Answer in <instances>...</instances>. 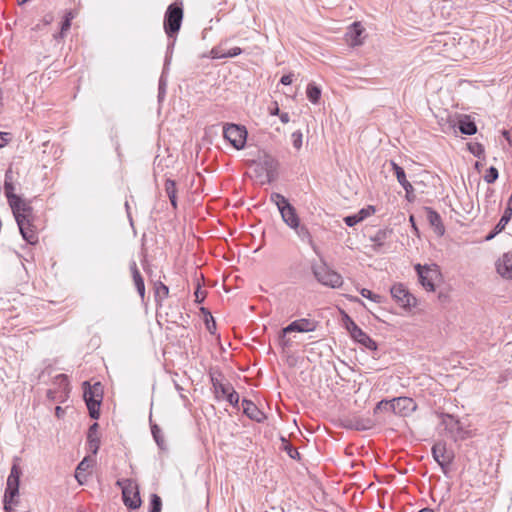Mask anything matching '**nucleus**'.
Wrapping results in <instances>:
<instances>
[{
	"label": "nucleus",
	"instance_id": "obj_37",
	"mask_svg": "<svg viewBox=\"0 0 512 512\" xmlns=\"http://www.w3.org/2000/svg\"><path fill=\"white\" fill-rule=\"evenodd\" d=\"M498 178V171L494 167H490L484 179L487 183H493Z\"/></svg>",
	"mask_w": 512,
	"mask_h": 512
},
{
	"label": "nucleus",
	"instance_id": "obj_11",
	"mask_svg": "<svg viewBox=\"0 0 512 512\" xmlns=\"http://www.w3.org/2000/svg\"><path fill=\"white\" fill-rule=\"evenodd\" d=\"M441 119L439 124L442 125L443 130L447 131V129H455L456 123L459 125V130L462 134L465 135H474L477 132V126L475 122L472 120L469 115H458L455 120H453L450 116L447 118L446 123L443 124Z\"/></svg>",
	"mask_w": 512,
	"mask_h": 512
},
{
	"label": "nucleus",
	"instance_id": "obj_58",
	"mask_svg": "<svg viewBox=\"0 0 512 512\" xmlns=\"http://www.w3.org/2000/svg\"><path fill=\"white\" fill-rule=\"evenodd\" d=\"M419 512H433V511H432L431 509H427V508H426V509H422V510H420Z\"/></svg>",
	"mask_w": 512,
	"mask_h": 512
},
{
	"label": "nucleus",
	"instance_id": "obj_36",
	"mask_svg": "<svg viewBox=\"0 0 512 512\" xmlns=\"http://www.w3.org/2000/svg\"><path fill=\"white\" fill-rule=\"evenodd\" d=\"M4 190H5V195L8 199V203L11 202L12 200V197H19L18 195H16L14 193V186L12 185V183H9L7 181H5V184H4Z\"/></svg>",
	"mask_w": 512,
	"mask_h": 512
},
{
	"label": "nucleus",
	"instance_id": "obj_18",
	"mask_svg": "<svg viewBox=\"0 0 512 512\" xmlns=\"http://www.w3.org/2000/svg\"><path fill=\"white\" fill-rule=\"evenodd\" d=\"M416 408L415 401L409 397H398L391 401V411L401 416L410 415Z\"/></svg>",
	"mask_w": 512,
	"mask_h": 512
},
{
	"label": "nucleus",
	"instance_id": "obj_32",
	"mask_svg": "<svg viewBox=\"0 0 512 512\" xmlns=\"http://www.w3.org/2000/svg\"><path fill=\"white\" fill-rule=\"evenodd\" d=\"M360 294L364 297V298H367L375 303H381L383 298L382 296H380L379 294H375L373 293L372 291H370L369 289H366V288H362L360 290Z\"/></svg>",
	"mask_w": 512,
	"mask_h": 512
},
{
	"label": "nucleus",
	"instance_id": "obj_34",
	"mask_svg": "<svg viewBox=\"0 0 512 512\" xmlns=\"http://www.w3.org/2000/svg\"><path fill=\"white\" fill-rule=\"evenodd\" d=\"M468 149L476 157L484 155V147L480 143H470L468 144Z\"/></svg>",
	"mask_w": 512,
	"mask_h": 512
},
{
	"label": "nucleus",
	"instance_id": "obj_47",
	"mask_svg": "<svg viewBox=\"0 0 512 512\" xmlns=\"http://www.w3.org/2000/svg\"><path fill=\"white\" fill-rule=\"evenodd\" d=\"M152 434L157 442L158 445H162V440H160V437H159V429L157 428V426H154L152 428Z\"/></svg>",
	"mask_w": 512,
	"mask_h": 512
},
{
	"label": "nucleus",
	"instance_id": "obj_9",
	"mask_svg": "<svg viewBox=\"0 0 512 512\" xmlns=\"http://www.w3.org/2000/svg\"><path fill=\"white\" fill-rule=\"evenodd\" d=\"M117 484L122 488L123 501L131 509H137L141 505L139 487L137 483L130 479L118 481Z\"/></svg>",
	"mask_w": 512,
	"mask_h": 512
},
{
	"label": "nucleus",
	"instance_id": "obj_22",
	"mask_svg": "<svg viewBox=\"0 0 512 512\" xmlns=\"http://www.w3.org/2000/svg\"><path fill=\"white\" fill-rule=\"evenodd\" d=\"M374 213H375V208L373 206H367V207L361 209L360 211H358L356 214L345 217L344 221L348 226L352 227V226L356 225L357 223L363 221L367 217L373 215Z\"/></svg>",
	"mask_w": 512,
	"mask_h": 512
},
{
	"label": "nucleus",
	"instance_id": "obj_60",
	"mask_svg": "<svg viewBox=\"0 0 512 512\" xmlns=\"http://www.w3.org/2000/svg\"><path fill=\"white\" fill-rule=\"evenodd\" d=\"M298 455V452H295L293 454H290L291 458H295V456Z\"/></svg>",
	"mask_w": 512,
	"mask_h": 512
},
{
	"label": "nucleus",
	"instance_id": "obj_49",
	"mask_svg": "<svg viewBox=\"0 0 512 512\" xmlns=\"http://www.w3.org/2000/svg\"><path fill=\"white\" fill-rule=\"evenodd\" d=\"M511 217H512V211H509V209L506 208L501 219L505 220V218H506V222L509 223Z\"/></svg>",
	"mask_w": 512,
	"mask_h": 512
},
{
	"label": "nucleus",
	"instance_id": "obj_26",
	"mask_svg": "<svg viewBox=\"0 0 512 512\" xmlns=\"http://www.w3.org/2000/svg\"><path fill=\"white\" fill-rule=\"evenodd\" d=\"M130 268H131L134 284L137 288V291H138L139 295L141 296V298H143L145 295V285H144L143 278L141 277L140 272H139L135 262H133L131 264Z\"/></svg>",
	"mask_w": 512,
	"mask_h": 512
},
{
	"label": "nucleus",
	"instance_id": "obj_62",
	"mask_svg": "<svg viewBox=\"0 0 512 512\" xmlns=\"http://www.w3.org/2000/svg\"><path fill=\"white\" fill-rule=\"evenodd\" d=\"M298 455V452H295L293 454H290L291 458H295V456Z\"/></svg>",
	"mask_w": 512,
	"mask_h": 512
},
{
	"label": "nucleus",
	"instance_id": "obj_13",
	"mask_svg": "<svg viewBox=\"0 0 512 512\" xmlns=\"http://www.w3.org/2000/svg\"><path fill=\"white\" fill-rule=\"evenodd\" d=\"M254 164L255 171L259 177L264 178L268 182L274 178L278 163L273 157L264 155Z\"/></svg>",
	"mask_w": 512,
	"mask_h": 512
},
{
	"label": "nucleus",
	"instance_id": "obj_57",
	"mask_svg": "<svg viewBox=\"0 0 512 512\" xmlns=\"http://www.w3.org/2000/svg\"><path fill=\"white\" fill-rule=\"evenodd\" d=\"M503 135L508 141H510L509 133L507 131H504Z\"/></svg>",
	"mask_w": 512,
	"mask_h": 512
},
{
	"label": "nucleus",
	"instance_id": "obj_30",
	"mask_svg": "<svg viewBox=\"0 0 512 512\" xmlns=\"http://www.w3.org/2000/svg\"><path fill=\"white\" fill-rule=\"evenodd\" d=\"M507 224L508 223L506 222V219L505 220L500 219L499 222L497 223V225L494 227L493 231L485 237V240L486 241L492 240L496 235H498L505 229Z\"/></svg>",
	"mask_w": 512,
	"mask_h": 512
},
{
	"label": "nucleus",
	"instance_id": "obj_23",
	"mask_svg": "<svg viewBox=\"0 0 512 512\" xmlns=\"http://www.w3.org/2000/svg\"><path fill=\"white\" fill-rule=\"evenodd\" d=\"M94 465V459L92 457H85L77 466L75 477L80 484L86 480V474Z\"/></svg>",
	"mask_w": 512,
	"mask_h": 512
},
{
	"label": "nucleus",
	"instance_id": "obj_55",
	"mask_svg": "<svg viewBox=\"0 0 512 512\" xmlns=\"http://www.w3.org/2000/svg\"><path fill=\"white\" fill-rule=\"evenodd\" d=\"M507 209H509V211H512V194L510 195L509 199H508V203H507Z\"/></svg>",
	"mask_w": 512,
	"mask_h": 512
},
{
	"label": "nucleus",
	"instance_id": "obj_16",
	"mask_svg": "<svg viewBox=\"0 0 512 512\" xmlns=\"http://www.w3.org/2000/svg\"><path fill=\"white\" fill-rule=\"evenodd\" d=\"M42 76L31 73L23 80L21 88L26 96V103H35L34 96L38 93V84L41 82Z\"/></svg>",
	"mask_w": 512,
	"mask_h": 512
},
{
	"label": "nucleus",
	"instance_id": "obj_35",
	"mask_svg": "<svg viewBox=\"0 0 512 512\" xmlns=\"http://www.w3.org/2000/svg\"><path fill=\"white\" fill-rule=\"evenodd\" d=\"M205 324H206V328L207 330L213 334L216 330V323L212 317V315L210 313H205Z\"/></svg>",
	"mask_w": 512,
	"mask_h": 512
},
{
	"label": "nucleus",
	"instance_id": "obj_38",
	"mask_svg": "<svg viewBox=\"0 0 512 512\" xmlns=\"http://www.w3.org/2000/svg\"><path fill=\"white\" fill-rule=\"evenodd\" d=\"M161 499L156 494L151 496V511L150 512H160L161 511Z\"/></svg>",
	"mask_w": 512,
	"mask_h": 512
},
{
	"label": "nucleus",
	"instance_id": "obj_3",
	"mask_svg": "<svg viewBox=\"0 0 512 512\" xmlns=\"http://www.w3.org/2000/svg\"><path fill=\"white\" fill-rule=\"evenodd\" d=\"M441 424L455 441L466 440L475 435L469 423L461 421L449 414L441 415Z\"/></svg>",
	"mask_w": 512,
	"mask_h": 512
},
{
	"label": "nucleus",
	"instance_id": "obj_53",
	"mask_svg": "<svg viewBox=\"0 0 512 512\" xmlns=\"http://www.w3.org/2000/svg\"><path fill=\"white\" fill-rule=\"evenodd\" d=\"M270 114L271 115H279L280 114V110L277 105H275V107L270 111Z\"/></svg>",
	"mask_w": 512,
	"mask_h": 512
},
{
	"label": "nucleus",
	"instance_id": "obj_61",
	"mask_svg": "<svg viewBox=\"0 0 512 512\" xmlns=\"http://www.w3.org/2000/svg\"><path fill=\"white\" fill-rule=\"evenodd\" d=\"M298 455V452H295L293 454H290L291 458H295V456Z\"/></svg>",
	"mask_w": 512,
	"mask_h": 512
},
{
	"label": "nucleus",
	"instance_id": "obj_41",
	"mask_svg": "<svg viewBox=\"0 0 512 512\" xmlns=\"http://www.w3.org/2000/svg\"><path fill=\"white\" fill-rule=\"evenodd\" d=\"M391 410V401H380L376 407L374 412L377 413L380 410Z\"/></svg>",
	"mask_w": 512,
	"mask_h": 512
},
{
	"label": "nucleus",
	"instance_id": "obj_15",
	"mask_svg": "<svg viewBox=\"0 0 512 512\" xmlns=\"http://www.w3.org/2000/svg\"><path fill=\"white\" fill-rule=\"evenodd\" d=\"M13 215L16 219L17 224L19 221L28 220L32 216V208L28 202L19 197H12L11 202L9 203Z\"/></svg>",
	"mask_w": 512,
	"mask_h": 512
},
{
	"label": "nucleus",
	"instance_id": "obj_50",
	"mask_svg": "<svg viewBox=\"0 0 512 512\" xmlns=\"http://www.w3.org/2000/svg\"><path fill=\"white\" fill-rule=\"evenodd\" d=\"M55 415L58 417V418H62L64 416V409L60 406H57L55 408Z\"/></svg>",
	"mask_w": 512,
	"mask_h": 512
},
{
	"label": "nucleus",
	"instance_id": "obj_46",
	"mask_svg": "<svg viewBox=\"0 0 512 512\" xmlns=\"http://www.w3.org/2000/svg\"><path fill=\"white\" fill-rule=\"evenodd\" d=\"M195 298L197 302H202L205 299V292L201 291L200 289H197L195 291Z\"/></svg>",
	"mask_w": 512,
	"mask_h": 512
},
{
	"label": "nucleus",
	"instance_id": "obj_33",
	"mask_svg": "<svg viewBox=\"0 0 512 512\" xmlns=\"http://www.w3.org/2000/svg\"><path fill=\"white\" fill-rule=\"evenodd\" d=\"M292 144L296 150H300L303 145V134L300 130H297L291 134Z\"/></svg>",
	"mask_w": 512,
	"mask_h": 512
},
{
	"label": "nucleus",
	"instance_id": "obj_48",
	"mask_svg": "<svg viewBox=\"0 0 512 512\" xmlns=\"http://www.w3.org/2000/svg\"><path fill=\"white\" fill-rule=\"evenodd\" d=\"M280 120L283 124H287L290 121V117L288 113H280L279 114Z\"/></svg>",
	"mask_w": 512,
	"mask_h": 512
},
{
	"label": "nucleus",
	"instance_id": "obj_19",
	"mask_svg": "<svg viewBox=\"0 0 512 512\" xmlns=\"http://www.w3.org/2000/svg\"><path fill=\"white\" fill-rule=\"evenodd\" d=\"M432 453L435 461L442 468L449 465L453 460V453L447 449L443 442L436 443L432 448Z\"/></svg>",
	"mask_w": 512,
	"mask_h": 512
},
{
	"label": "nucleus",
	"instance_id": "obj_5",
	"mask_svg": "<svg viewBox=\"0 0 512 512\" xmlns=\"http://www.w3.org/2000/svg\"><path fill=\"white\" fill-rule=\"evenodd\" d=\"M84 399L89 410V414L93 419H98L100 404L103 399V388L99 382L90 385L84 382Z\"/></svg>",
	"mask_w": 512,
	"mask_h": 512
},
{
	"label": "nucleus",
	"instance_id": "obj_10",
	"mask_svg": "<svg viewBox=\"0 0 512 512\" xmlns=\"http://www.w3.org/2000/svg\"><path fill=\"white\" fill-rule=\"evenodd\" d=\"M390 292L392 298L401 308L411 310L417 306L416 297L402 283L394 284Z\"/></svg>",
	"mask_w": 512,
	"mask_h": 512
},
{
	"label": "nucleus",
	"instance_id": "obj_7",
	"mask_svg": "<svg viewBox=\"0 0 512 512\" xmlns=\"http://www.w3.org/2000/svg\"><path fill=\"white\" fill-rule=\"evenodd\" d=\"M313 274L324 286L330 288H339L343 284V278L336 271L332 270L325 263L317 264L313 266Z\"/></svg>",
	"mask_w": 512,
	"mask_h": 512
},
{
	"label": "nucleus",
	"instance_id": "obj_12",
	"mask_svg": "<svg viewBox=\"0 0 512 512\" xmlns=\"http://www.w3.org/2000/svg\"><path fill=\"white\" fill-rule=\"evenodd\" d=\"M313 329L314 328L312 327L311 323L306 319H299L293 321L287 327L282 329L281 335L279 336V345L283 349L287 348L290 345V340L287 338V335L292 332L303 333L312 331Z\"/></svg>",
	"mask_w": 512,
	"mask_h": 512
},
{
	"label": "nucleus",
	"instance_id": "obj_17",
	"mask_svg": "<svg viewBox=\"0 0 512 512\" xmlns=\"http://www.w3.org/2000/svg\"><path fill=\"white\" fill-rule=\"evenodd\" d=\"M345 38L347 44L351 47L362 45L366 39L364 26L360 22H354L349 26Z\"/></svg>",
	"mask_w": 512,
	"mask_h": 512
},
{
	"label": "nucleus",
	"instance_id": "obj_40",
	"mask_svg": "<svg viewBox=\"0 0 512 512\" xmlns=\"http://www.w3.org/2000/svg\"><path fill=\"white\" fill-rule=\"evenodd\" d=\"M72 19H73L72 13H67L65 20L62 24V27H61V33L66 32L70 28Z\"/></svg>",
	"mask_w": 512,
	"mask_h": 512
},
{
	"label": "nucleus",
	"instance_id": "obj_28",
	"mask_svg": "<svg viewBox=\"0 0 512 512\" xmlns=\"http://www.w3.org/2000/svg\"><path fill=\"white\" fill-rule=\"evenodd\" d=\"M307 98L313 104H317L321 97V89L313 83L308 84L306 89Z\"/></svg>",
	"mask_w": 512,
	"mask_h": 512
},
{
	"label": "nucleus",
	"instance_id": "obj_20",
	"mask_svg": "<svg viewBox=\"0 0 512 512\" xmlns=\"http://www.w3.org/2000/svg\"><path fill=\"white\" fill-rule=\"evenodd\" d=\"M497 273L504 279H512V250L503 254L495 263Z\"/></svg>",
	"mask_w": 512,
	"mask_h": 512
},
{
	"label": "nucleus",
	"instance_id": "obj_44",
	"mask_svg": "<svg viewBox=\"0 0 512 512\" xmlns=\"http://www.w3.org/2000/svg\"><path fill=\"white\" fill-rule=\"evenodd\" d=\"M241 49L239 47H233L230 49L224 56L225 57H235L241 54Z\"/></svg>",
	"mask_w": 512,
	"mask_h": 512
},
{
	"label": "nucleus",
	"instance_id": "obj_39",
	"mask_svg": "<svg viewBox=\"0 0 512 512\" xmlns=\"http://www.w3.org/2000/svg\"><path fill=\"white\" fill-rule=\"evenodd\" d=\"M226 399L229 401V403L235 405L239 401V395L233 389H228V395Z\"/></svg>",
	"mask_w": 512,
	"mask_h": 512
},
{
	"label": "nucleus",
	"instance_id": "obj_54",
	"mask_svg": "<svg viewBox=\"0 0 512 512\" xmlns=\"http://www.w3.org/2000/svg\"><path fill=\"white\" fill-rule=\"evenodd\" d=\"M409 221H410V223H411V225H412L413 229H414L415 231H417V227H416V224H415L414 216H412V215H411V216H410V218H409Z\"/></svg>",
	"mask_w": 512,
	"mask_h": 512
},
{
	"label": "nucleus",
	"instance_id": "obj_8",
	"mask_svg": "<svg viewBox=\"0 0 512 512\" xmlns=\"http://www.w3.org/2000/svg\"><path fill=\"white\" fill-rule=\"evenodd\" d=\"M223 136L236 150H242L246 145L248 132L245 126L226 124L223 127Z\"/></svg>",
	"mask_w": 512,
	"mask_h": 512
},
{
	"label": "nucleus",
	"instance_id": "obj_45",
	"mask_svg": "<svg viewBox=\"0 0 512 512\" xmlns=\"http://www.w3.org/2000/svg\"><path fill=\"white\" fill-rule=\"evenodd\" d=\"M400 185L406 191L407 198H409L410 194L413 193V186L411 185V183L409 181H406V182H404V183H402Z\"/></svg>",
	"mask_w": 512,
	"mask_h": 512
},
{
	"label": "nucleus",
	"instance_id": "obj_29",
	"mask_svg": "<svg viewBox=\"0 0 512 512\" xmlns=\"http://www.w3.org/2000/svg\"><path fill=\"white\" fill-rule=\"evenodd\" d=\"M165 190H166V193L170 199V202L171 204L173 205V207H176L177 203H176V184L173 180H166V183H165Z\"/></svg>",
	"mask_w": 512,
	"mask_h": 512
},
{
	"label": "nucleus",
	"instance_id": "obj_25",
	"mask_svg": "<svg viewBox=\"0 0 512 512\" xmlns=\"http://www.w3.org/2000/svg\"><path fill=\"white\" fill-rule=\"evenodd\" d=\"M97 429H98V424L94 423L90 427L89 434H88V447H89V450L94 455L98 452L99 446H100V439H99V436L97 433Z\"/></svg>",
	"mask_w": 512,
	"mask_h": 512
},
{
	"label": "nucleus",
	"instance_id": "obj_14",
	"mask_svg": "<svg viewBox=\"0 0 512 512\" xmlns=\"http://www.w3.org/2000/svg\"><path fill=\"white\" fill-rule=\"evenodd\" d=\"M182 18V9L177 6L170 5L168 7L164 23L166 33L170 35L177 32L180 29Z\"/></svg>",
	"mask_w": 512,
	"mask_h": 512
},
{
	"label": "nucleus",
	"instance_id": "obj_1",
	"mask_svg": "<svg viewBox=\"0 0 512 512\" xmlns=\"http://www.w3.org/2000/svg\"><path fill=\"white\" fill-rule=\"evenodd\" d=\"M271 201L277 206L283 222L291 228L299 237L309 236L307 228L301 225L296 209L289 203L288 199L278 193L271 195Z\"/></svg>",
	"mask_w": 512,
	"mask_h": 512
},
{
	"label": "nucleus",
	"instance_id": "obj_51",
	"mask_svg": "<svg viewBox=\"0 0 512 512\" xmlns=\"http://www.w3.org/2000/svg\"><path fill=\"white\" fill-rule=\"evenodd\" d=\"M220 389H221V392L222 394L227 397L228 395V389H233L232 387L230 386H226V385H220Z\"/></svg>",
	"mask_w": 512,
	"mask_h": 512
},
{
	"label": "nucleus",
	"instance_id": "obj_56",
	"mask_svg": "<svg viewBox=\"0 0 512 512\" xmlns=\"http://www.w3.org/2000/svg\"><path fill=\"white\" fill-rule=\"evenodd\" d=\"M161 292H163L165 295L168 294V288L166 286L161 287Z\"/></svg>",
	"mask_w": 512,
	"mask_h": 512
},
{
	"label": "nucleus",
	"instance_id": "obj_4",
	"mask_svg": "<svg viewBox=\"0 0 512 512\" xmlns=\"http://www.w3.org/2000/svg\"><path fill=\"white\" fill-rule=\"evenodd\" d=\"M415 270L421 286L428 292H434L442 280L439 267L436 264H416Z\"/></svg>",
	"mask_w": 512,
	"mask_h": 512
},
{
	"label": "nucleus",
	"instance_id": "obj_21",
	"mask_svg": "<svg viewBox=\"0 0 512 512\" xmlns=\"http://www.w3.org/2000/svg\"><path fill=\"white\" fill-rule=\"evenodd\" d=\"M17 225L24 240H26L30 244H35L37 242L38 237L31 223V218L25 221H19V224Z\"/></svg>",
	"mask_w": 512,
	"mask_h": 512
},
{
	"label": "nucleus",
	"instance_id": "obj_31",
	"mask_svg": "<svg viewBox=\"0 0 512 512\" xmlns=\"http://www.w3.org/2000/svg\"><path fill=\"white\" fill-rule=\"evenodd\" d=\"M390 164L392 166V169L395 172V175H396V178H397L399 184H402V183L408 181L407 178H406L405 171L403 170L402 167L397 165L394 161H391Z\"/></svg>",
	"mask_w": 512,
	"mask_h": 512
},
{
	"label": "nucleus",
	"instance_id": "obj_52",
	"mask_svg": "<svg viewBox=\"0 0 512 512\" xmlns=\"http://www.w3.org/2000/svg\"><path fill=\"white\" fill-rule=\"evenodd\" d=\"M347 298L350 300V301H353V302H357L361 305H364V303L357 297H354V296H347Z\"/></svg>",
	"mask_w": 512,
	"mask_h": 512
},
{
	"label": "nucleus",
	"instance_id": "obj_43",
	"mask_svg": "<svg viewBox=\"0 0 512 512\" xmlns=\"http://www.w3.org/2000/svg\"><path fill=\"white\" fill-rule=\"evenodd\" d=\"M10 140L9 133L0 132V148L8 144Z\"/></svg>",
	"mask_w": 512,
	"mask_h": 512
},
{
	"label": "nucleus",
	"instance_id": "obj_2",
	"mask_svg": "<svg viewBox=\"0 0 512 512\" xmlns=\"http://www.w3.org/2000/svg\"><path fill=\"white\" fill-rule=\"evenodd\" d=\"M21 476L22 470L20 466L14 463L10 469L4 493V509L6 512H13L14 507L18 504Z\"/></svg>",
	"mask_w": 512,
	"mask_h": 512
},
{
	"label": "nucleus",
	"instance_id": "obj_42",
	"mask_svg": "<svg viewBox=\"0 0 512 512\" xmlns=\"http://www.w3.org/2000/svg\"><path fill=\"white\" fill-rule=\"evenodd\" d=\"M294 75L292 73L283 75L280 79L281 84L283 85H290L293 82Z\"/></svg>",
	"mask_w": 512,
	"mask_h": 512
},
{
	"label": "nucleus",
	"instance_id": "obj_59",
	"mask_svg": "<svg viewBox=\"0 0 512 512\" xmlns=\"http://www.w3.org/2000/svg\"><path fill=\"white\" fill-rule=\"evenodd\" d=\"M29 0H18L19 4H24L26 2H28Z\"/></svg>",
	"mask_w": 512,
	"mask_h": 512
},
{
	"label": "nucleus",
	"instance_id": "obj_6",
	"mask_svg": "<svg viewBox=\"0 0 512 512\" xmlns=\"http://www.w3.org/2000/svg\"><path fill=\"white\" fill-rule=\"evenodd\" d=\"M343 315V324L350 336L357 343L363 345L365 348L375 351L377 350V343L367 335L358 325L350 318L348 314L342 312Z\"/></svg>",
	"mask_w": 512,
	"mask_h": 512
},
{
	"label": "nucleus",
	"instance_id": "obj_27",
	"mask_svg": "<svg viewBox=\"0 0 512 512\" xmlns=\"http://www.w3.org/2000/svg\"><path fill=\"white\" fill-rule=\"evenodd\" d=\"M428 220H429L430 224L434 227V229L438 235L444 234V231H445L444 226L442 224L441 218L438 213H436L432 210H429Z\"/></svg>",
	"mask_w": 512,
	"mask_h": 512
},
{
	"label": "nucleus",
	"instance_id": "obj_24",
	"mask_svg": "<svg viewBox=\"0 0 512 512\" xmlns=\"http://www.w3.org/2000/svg\"><path fill=\"white\" fill-rule=\"evenodd\" d=\"M242 408L244 413L253 420L260 422L264 417L263 413L256 407V405L250 401L244 400L242 402Z\"/></svg>",
	"mask_w": 512,
	"mask_h": 512
}]
</instances>
